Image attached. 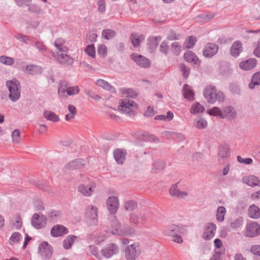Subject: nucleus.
Returning <instances> with one entry per match:
<instances>
[{"instance_id": "nucleus-1", "label": "nucleus", "mask_w": 260, "mask_h": 260, "mask_svg": "<svg viewBox=\"0 0 260 260\" xmlns=\"http://www.w3.org/2000/svg\"><path fill=\"white\" fill-rule=\"evenodd\" d=\"M80 92L78 86H69L66 80H60L58 85V95L59 98L65 99L68 96L78 94Z\"/></svg>"}, {"instance_id": "nucleus-2", "label": "nucleus", "mask_w": 260, "mask_h": 260, "mask_svg": "<svg viewBox=\"0 0 260 260\" xmlns=\"http://www.w3.org/2000/svg\"><path fill=\"white\" fill-rule=\"evenodd\" d=\"M204 95L208 103L213 104L216 101L222 102L224 100L223 93L220 91H217L214 86H207L204 91Z\"/></svg>"}, {"instance_id": "nucleus-3", "label": "nucleus", "mask_w": 260, "mask_h": 260, "mask_svg": "<svg viewBox=\"0 0 260 260\" xmlns=\"http://www.w3.org/2000/svg\"><path fill=\"white\" fill-rule=\"evenodd\" d=\"M108 233L117 235H132L134 233V230L131 232L129 231H125L121 228L119 222L114 216H111L110 226L107 231Z\"/></svg>"}, {"instance_id": "nucleus-4", "label": "nucleus", "mask_w": 260, "mask_h": 260, "mask_svg": "<svg viewBox=\"0 0 260 260\" xmlns=\"http://www.w3.org/2000/svg\"><path fill=\"white\" fill-rule=\"evenodd\" d=\"M85 221L88 226H95L98 224V208L93 205H88L85 209Z\"/></svg>"}, {"instance_id": "nucleus-5", "label": "nucleus", "mask_w": 260, "mask_h": 260, "mask_svg": "<svg viewBox=\"0 0 260 260\" xmlns=\"http://www.w3.org/2000/svg\"><path fill=\"white\" fill-rule=\"evenodd\" d=\"M7 86L9 91V98L13 102L18 101L20 97V83L16 79L7 82Z\"/></svg>"}, {"instance_id": "nucleus-6", "label": "nucleus", "mask_w": 260, "mask_h": 260, "mask_svg": "<svg viewBox=\"0 0 260 260\" xmlns=\"http://www.w3.org/2000/svg\"><path fill=\"white\" fill-rule=\"evenodd\" d=\"M63 53L52 52V55L59 63L67 67L72 66L74 62V58Z\"/></svg>"}, {"instance_id": "nucleus-7", "label": "nucleus", "mask_w": 260, "mask_h": 260, "mask_svg": "<svg viewBox=\"0 0 260 260\" xmlns=\"http://www.w3.org/2000/svg\"><path fill=\"white\" fill-rule=\"evenodd\" d=\"M217 226L213 222L207 223L204 228V231L202 234V238L205 241H209L215 236Z\"/></svg>"}, {"instance_id": "nucleus-8", "label": "nucleus", "mask_w": 260, "mask_h": 260, "mask_svg": "<svg viewBox=\"0 0 260 260\" xmlns=\"http://www.w3.org/2000/svg\"><path fill=\"white\" fill-rule=\"evenodd\" d=\"M47 222V217L43 214L35 213L31 219L32 226L36 229H41L45 227Z\"/></svg>"}, {"instance_id": "nucleus-9", "label": "nucleus", "mask_w": 260, "mask_h": 260, "mask_svg": "<svg viewBox=\"0 0 260 260\" xmlns=\"http://www.w3.org/2000/svg\"><path fill=\"white\" fill-rule=\"evenodd\" d=\"M260 234V225L253 221L248 223L246 226V232L244 236L247 237H255Z\"/></svg>"}, {"instance_id": "nucleus-10", "label": "nucleus", "mask_w": 260, "mask_h": 260, "mask_svg": "<svg viewBox=\"0 0 260 260\" xmlns=\"http://www.w3.org/2000/svg\"><path fill=\"white\" fill-rule=\"evenodd\" d=\"M53 252L52 246L47 242H41L38 247V252L44 259L51 257Z\"/></svg>"}, {"instance_id": "nucleus-11", "label": "nucleus", "mask_w": 260, "mask_h": 260, "mask_svg": "<svg viewBox=\"0 0 260 260\" xmlns=\"http://www.w3.org/2000/svg\"><path fill=\"white\" fill-rule=\"evenodd\" d=\"M139 254V246L138 243L129 245L125 250V256L127 260H136Z\"/></svg>"}, {"instance_id": "nucleus-12", "label": "nucleus", "mask_w": 260, "mask_h": 260, "mask_svg": "<svg viewBox=\"0 0 260 260\" xmlns=\"http://www.w3.org/2000/svg\"><path fill=\"white\" fill-rule=\"evenodd\" d=\"M230 154V148L225 143H221L218 147V160L220 164H223Z\"/></svg>"}, {"instance_id": "nucleus-13", "label": "nucleus", "mask_w": 260, "mask_h": 260, "mask_svg": "<svg viewBox=\"0 0 260 260\" xmlns=\"http://www.w3.org/2000/svg\"><path fill=\"white\" fill-rule=\"evenodd\" d=\"M107 207L109 212L112 214H115L119 208V201L116 196H111L106 201Z\"/></svg>"}, {"instance_id": "nucleus-14", "label": "nucleus", "mask_w": 260, "mask_h": 260, "mask_svg": "<svg viewBox=\"0 0 260 260\" xmlns=\"http://www.w3.org/2000/svg\"><path fill=\"white\" fill-rule=\"evenodd\" d=\"M135 102L133 100L124 99L121 100L119 109L123 113L131 115L134 114V111L131 109L134 106Z\"/></svg>"}, {"instance_id": "nucleus-15", "label": "nucleus", "mask_w": 260, "mask_h": 260, "mask_svg": "<svg viewBox=\"0 0 260 260\" xmlns=\"http://www.w3.org/2000/svg\"><path fill=\"white\" fill-rule=\"evenodd\" d=\"M147 219V215L143 213H133L129 215V222L132 224L135 225H137L139 224H144L146 222Z\"/></svg>"}, {"instance_id": "nucleus-16", "label": "nucleus", "mask_w": 260, "mask_h": 260, "mask_svg": "<svg viewBox=\"0 0 260 260\" xmlns=\"http://www.w3.org/2000/svg\"><path fill=\"white\" fill-rule=\"evenodd\" d=\"M131 58L139 66L143 68H147L150 66V61L149 59L137 53H133L131 55Z\"/></svg>"}, {"instance_id": "nucleus-17", "label": "nucleus", "mask_w": 260, "mask_h": 260, "mask_svg": "<svg viewBox=\"0 0 260 260\" xmlns=\"http://www.w3.org/2000/svg\"><path fill=\"white\" fill-rule=\"evenodd\" d=\"M95 188V184L93 182H91L87 185L85 184L79 185L78 187V190L83 196L89 197L93 193Z\"/></svg>"}, {"instance_id": "nucleus-18", "label": "nucleus", "mask_w": 260, "mask_h": 260, "mask_svg": "<svg viewBox=\"0 0 260 260\" xmlns=\"http://www.w3.org/2000/svg\"><path fill=\"white\" fill-rule=\"evenodd\" d=\"M218 50V46L215 43H209L205 46L203 53L207 58H211L215 55Z\"/></svg>"}, {"instance_id": "nucleus-19", "label": "nucleus", "mask_w": 260, "mask_h": 260, "mask_svg": "<svg viewBox=\"0 0 260 260\" xmlns=\"http://www.w3.org/2000/svg\"><path fill=\"white\" fill-rule=\"evenodd\" d=\"M119 248L118 246L114 243H111L101 250L103 255L106 258H110L114 254L118 253Z\"/></svg>"}, {"instance_id": "nucleus-20", "label": "nucleus", "mask_w": 260, "mask_h": 260, "mask_svg": "<svg viewBox=\"0 0 260 260\" xmlns=\"http://www.w3.org/2000/svg\"><path fill=\"white\" fill-rule=\"evenodd\" d=\"M68 229L64 226L60 224L55 225L51 230L50 234L52 237H57L68 234Z\"/></svg>"}, {"instance_id": "nucleus-21", "label": "nucleus", "mask_w": 260, "mask_h": 260, "mask_svg": "<svg viewBox=\"0 0 260 260\" xmlns=\"http://www.w3.org/2000/svg\"><path fill=\"white\" fill-rule=\"evenodd\" d=\"M221 118L230 120L235 119L237 115L236 110L232 106L224 107L221 110Z\"/></svg>"}, {"instance_id": "nucleus-22", "label": "nucleus", "mask_w": 260, "mask_h": 260, "mask_svg": "<svg viewBox=\"0 0 260 260\" xmlns=\"http://www.w3.org/2000/svg\"><path fill=\"white\" fill-rule=\"evenodd\" d=\"M242 182L251 187H260V180L254 175L243 177L242 178Z\"/></svg>"}, {"instance_id": "nucleus-23", "label": "nucleus", "mask_w": 260, "mask_h": 260, "mask_svg": "<svg viewBox=\"0 0 260 260\" xmlns=\"http://www.w3.org/2000/svg\"><path fill=\"white\" fill-rule=\"evenodd\" d=\"M257 61L255 59L250 58L241 61L239 63V67L243 70L248 71L253 69Z\"/></svg>"}, {"instance_id": "nucleus-24", "label": "nucleus", "mask_w": 260, "mask_h": 260, "mask_svg": "<svg viewBox=\"0 0 260 260\" xmlns=\"http://www.w3.org/2000/svg\"><path fill=\"white\" fill-rule=\"evenodd\" d=\"M126 153V150L117 149L113 151V156L118 164H122L125 159Z\"/></svg>"}, {"instance_id": "nucleus-25", "label": "nucleus", "mask_w": 260, "mask_h": 260, "mask_svg": "<svg viewBox=\"0 0 260 260\" xmlns=\"http://www.w3.org/2000/svg\"><path fill=\"white\" fill-rule=\"evenodd\" d=\"M54 46L60 52H67L69 49L66 45V40L62 38L56 39L54 41Z\"/></svg>"}, {"instance_id": "nucleus-26", "label": "nucleus", "mask_w": 260, "mask_h": 260, "mask_svg": "<svg viewBox=\"0 0 260 260\" xmlns=\"http://www.w3.org/2000/svg\"><path fill=\"white\" fill-rule=\"evenodd\" d=\"M242 43L240 41H236L234 42L230 50L231 55L234 57L238 56L242 51Z\"/></svg>"}, {"instance_id": "nucleus-27", "label": "nucleus", "mask_w": 260, "mask_h": 260, "mask_svg": "<svg viewBox=\"0 0 260 260\" xmlns=\"http://www.w3.org/2000/svg\"><path fill=\"white\" fill-rule=\"evenodd\" d=\"M24 71L29 74L36 75L41 74L42 69L38 66L29 64L24 68Z\"/></svg>"}, {"instance_id": "nucleus-28", "label": "nucleus", "mask_w": 260, "mask_h": 260, "mask_svg": "<svg viewBox=\"0 0 260 260\" xmlns=\"http://www.w3.org/2000/svg\"><path fill=\"white\" fill-rule=\"evenodd\" d=\"M170 193L172 196L180 198H184L188 195L186 192L180 191L177 187V184H174L170 187Z\"/></svg>"}, {"instance_id": "nucleus-29", "label": "nucleus", "mask_w": 260, "mask_h": 260, "mask_svg": "<svg viewBox=\"0 0 260 260\" xmlns=\"http://www.w3.org/2000/svg\"><path fill=\"white\" fill-rule=\"evenodd\" d=\"M248 216L253 219H258L260 217V209L254 204L251 205L248 210Z\"/></svg>"}, {"instance_id": "nucleus-30", "label": "nucleus", "mask_w": 260, "mask_h": 260, "mask_svg": "<svg viewBox=\"0 0 260 260\" xmlns=\"http://www.w3.org/2000/svg\"><path fill=\"white\" fill-rule=\"evenodd\" d=\"M84 160L81 159H77L73 160L67 164L66 166L68 170L77 169L84 166Z\"/></svg>"}, {"instance_id": "nucleus-31", "label": "nucleus", "mask_w": 260, "mask_h": 260, "mask_svg": "<svg viewBox=\"0 0 260 260\" xmlns=\"http://www.w3.org/2000/svg\"><path fill=\"white\" fill-rule=\"evenodd\" d=\"M78 237L72 235H70L67 236L62 242V246L65 249H70L74 241Z\"/></svg>"}, {"instance_id": "nucleus-32", "label": "nucleus", "mask_w": 260, "mask_h": 260, "mask_svg": "<svg viewBox=\"0 0 260 260\" xmlns=\"http://www.w3.org/2000/svg\"><path fill=\"white\" fill-rule=\"evenodd\" d=\"M96 84L98 86L112 93H115L116 92V89L114 87L111 86L107 81L103 79H98L96 81Z\"/></svg>"}, {"instance_id": "nucleus-33", "label": "nucleus", "mask_w": 260, "mask_h": 260, "mask_svg": "<svg viewBox=\"0 0 260 260\" xmlns=\"http://www.w3.org/2000/svg\"><path fill=\"white\" fill-rule=\"evenodd\" d=\"M145 39L143 35H139L138 33H133L131 36V41L133 46L137 48L139 46L141 42Z\"/></svg>"}, {"instance_id": "nucleus-34", "label": "nucleus", "mask_w": 260, "mask_h": 260, "mask_svg": "<svg viewBox=\"0 0 260 260\" xmlns=\"http://www.w3.org/2000/svg\"><path fill=\"white\" fill-rule=\"evenodd\" d=\"M48 219L56 222L61 218V213L58 210H52L47 212Z\"/></svg>"}, {"instance_id": "nucleus-35", "label": "nucleus", "mask_w": 260, "mask_h": 260, "mask_svg": "<svg viewBox=\"0 0 260 260\" xmlns=\"http://www.w3.org/2000/svg\"><path fill=\"white\" fill-rule=\"evenodd\" d=\"M184 57L185 60L188 62H194L197 64L200 63V60L198 57L191 51H188L185 53Z\"/></svg>"}, {"instance_id": "nucleus-36", "label": "nucleus", "mask_w": 260, "mask_h": 260, "mask_svg": "<svg viewBox=\"0 0 260 260\" xmlns=\"http://www.w3.org/2000/svg\"><path fill=\"white\" fill-rule=\"evenodd\" d=\"M161 40V37L159 36L149 37L148 39V45L149 48L152 51L154 50L156 48L158 43Z\"/></svg>"}, {"instance_id": "nucleus-37", "label": "nucleus", "mask_w": 260, "mask_h": 260, "mask_svg": "<svg viewBox=\"0 0 260 260\" xmlns=\"http://www.w3.org/2000/svg\"><path fill=\"white\" fill-rule=\"evenodd\" d=\"M119 91L123 96L132 99L136 98L138 95L137 92L132 88H121Z\"/></svg>"}, {"instance_id": "nucleus-38", "label": "nucleus", "mask_w": 260, "mask_h": 260, "mask_svg": "<svg viewBox=\"0 0 260 260\" xmlns=\"http://www.w3.org/2000/svg\"><path fill=\"white\" fill-rule=\"evenodd\" d=\"M205 110V108L199 102L194 103L190 109V113L194 115L199 114L203 113Z\"/></svg>"}, {"instance_id": "nucleus-39", "label": "nucleus", "mask_w": 260, "mask_h": 260, "mask_svg": "<svg viewBox=\"0 0 260 260\" xmlns=\"http://www.w3.org/2000/svg\"><path fill=\"white\" fill-rule=\"evenodd\" d=\"M183 228L177 225H171L168 230L167 234L170 236H172L173 235L177 234H182L183 233Z\"/></svg>"}, {"instance_id": "nucleus-40", "label": "nucleus", "mask_w": 260, "mask_h": 260, "mask_svg": "<svg viewBox=\"0 0 260 260\" xmlns=\"http://www.w3.org/2000/svg\"><path fill=\"white\" fill-rule=\"evenodd\" d=\"M44 117L47 120L53 122H56L59 121V117L54 112L45 110L43 113Z\"/></svg>"}, {"instance_id": "nucleus-41", "label": "nucleus", "mask_w": 260, "mask_h": 260, "mask_svg": "<svg viewBox=\"0 0 260 260\" xmlns=\"http://www.w3.org/2000/svg\"><path fill=\"white\" fill-rule=\"evenodd\" d=\"M182 91L185 99H187L188 100H192L193 99L194 94L190 86L185 84L183 86Z\"/></svg>"}, {"instance_id": "nucleus-42", "label": "nucleus", "mask_w": 260, "mask_h": 260, "mask_svg": "<svg viewBox=\"0 0 260 260\" xmlns=\"http://www.w3.org/2000/svg\"><path fill=\"white\" fill-rule=\"evenodd\" d=\"M226 214V209L223 206L219 207L216 211V218L219 222H222L224 219V216Z\"/></svg>"}, {"instance_id": "nucleus-43", "label": "nucleus", "mask_w": 260, "mask_h": 260, "mask_svg": "<svg viewBox=\"0 0 260 260\" xmlns=\"http://www.w3.org/2000/svg\"><path fill=\"white\" fill-rule=\"evenodd\" d=\"M260 85V72L255 73L252 78V81L249 84V87L253 89L255 85Z\"/></svg>"}, {"instance_id": "nucleus-44", "label": "nucleus", "mask_w": 260, "mask_h": 260, "mask_svg": "<svg viewBox=\"0 0 260 260\" xmlns=\"http://www.w3.org/2000/svg\"><path fill=\"white\" fill-rule=\"evenodd\" d=\"M102 35L103 38L109 40L115 36L116 32L112 29H106L103 30Z\"/></svg>"}, {"instance_id": "nucleus-45", "label": "nucleus", "mask_w": 260, "mask_h": 260, "mask_svg": "<svg viewBox=\"0 0 260 260\" xmlns=\"http://www.w3.org/2000/svg\"><path fill=\"white\" fill-rule=\"evenodd\" d=\"M194 124L196 127L199 129L205 128L207 126V121L202 118L194 119Z\"/></svg>"}, {"instance_id": "nucleus-46", "label": "nucleus", "mask_w": 260, "mask_h": 260, "mask_svg": "<svg viewBox=\"0 0 260 260\" xmlns=\"http://www.w3.org/2000/svg\"><path fill=\"white\" fill-rule=\"evenodd\" d=\"M124 207L127 211H133L137 207V203L133 200L126 201L124 203Z\"/></svg>"}, {"instance_id": "nucleus-47", "label": "nucleus", "mask_w": 260, "mask_h": 260, "mask_svg": "<svg viewBox=\"0 0 260 260\" xmlns=\"http://www.w3.org/2000/svg\"><path fill=\"white\" fill-rule=\"evenodd\" d=\"M197 42V39L193 36L188 37L184 42V45L186 48L190 49L193 47Z\"/></svg>"}, {"instance_id": "nucleus-48", "label": "nucleus", "mask_w": 260, "mask_h": 260, "mask_svg": "<svg viewBox=\"0 0 260 260\" xmlns=\"http://www.w3.org/2000/svg\"><path fill=\"white\" fill-rule=\"evenodd\" d=\"M171 51L175 55H179L181 51V46L178 42H174L171 44Z\"/></svg>"}, {"instance_id": "nucleus-49", "label": "nucleus", "mask_w": 260, "mask_h": 260, "mask_svg": "<svg viewBox=\"0 0 260 260\" xmlns=\"http://www.w3.org/2000/svg\"><path fill=\"white\" fill-rule=\"evenodd\" d=\"M84 52L87 55L90 56L92 58H94L95 56V51L94 45H88L84 49Z\"/></svg>"}, {"instance_id": "nucleus-50", "label": "nucleus", "mask_w": 260, "mask_h": 260, "mask_svg": "<svg viewBox=\"0 0 260 260\" xmlns=\"http://www.w3.org/2000/svg\"><path fill=\"white\" fill-rule=\"evenodd\" d=\"M207 113L211 116H218L221 118V110L216 107H214L213 108L208 110Z\"/></svg>"}, {"instance_id": "nucleus-51", "label": "nucleus", "mask_w": 260, "mask_h": 260, "mask_svg": "<svg viewBox=\"0 0 260 260\" xmlns=\"http://www.w3.org/2000/svg\"><path fill=\"white\" fill-rule=\"evenodd\" d=\"M243 222V218L239 217L231 223V226L233 229H238L242 225Z\"/></svg>"}, {"instance_id": "nucleus-52", "label": "nucleus", "mask_w": 260, "mask_h": 260, "mask_svg": "<svg viewBox=\"0 0 260 260\" xmlns=\"http://www.w3.org/2000/svg\"><path fill=\"white\" fill-rule=\"evenodd\" d=\"M0 62L3 64L11 66L14 62L13 58L6 56H2L0 57Z\"/></svg>"}, {"instance_id": "nucleus-53", "label": "nucleus", "mask_w": 260, "mask_h": 260, "mask_svg": "<svg viewBox=\"0 0 260 260\" xmlns=\"http://www.w3.org/2000/svg\"><path fill=\"white\" fill-rule=\"evenodd\" d=\"M165 167V163L163 160L156 161L153 165L152 169L156 171L162 170Z\"/></svg>"}, {"instance_id": "nucleus-54", "label": "nucleus", "mask_w": 260, "mask_h": 260, "mask_svg": "<svg viewBox=\"0 0 260 260\" xmlns=\"http://www.w3.org/2000/svg\"><path fill=\"white\" fill-rule=\"evenodd\" d=\"M98 10L99 12L103 13L106 10L105 0H98L97 2Z\"/></svg>"}, {"instance_id": "nucleus-55", "label": "nucleus", "mask_w": 260, "mask_h": 260, "mask_svg": "<svg viewBox=\"0 0 260 260\" xmlns=\"http://www.w3.org/2000/svg\"><path fill=\"white\" fill-rule=\"evenodd\" d=\"M36 48L40 52L44 53L47 51V48L42 42L36 41L35 43Z\"/></svg>"}, {"instance_id": "nucleus-56", "label": "nucleus", "mask_w": 260, "mask_h": 260, "mask_svg": "<svg viewBox=\"0 0 260 260\" xmlns=\"http://www.w3.org/2000/svg\"><path fill=\"white\" fill-rule=\"evenodd\" d=\"M230 90L231 92L234 94H239L241 92L240 87L239 85L234 83L230 84Z\"/></svg>"}, {"instance_id": "nucleus-57", "label": "nucleus", "mask_w": 260, "mask_h": 260, "mask_svg": "<svg viewBox=\"0 0 260 260\" xmlns=\"http://www.w3.org/2000/svg\"><path fill=\"white\" fill-rule=\"evenodd\" d=\"M22 238V236L18 232H14L12 234L11 237L10 238V242L15 243L18 242L20 239Z\"/></svg>"}, {"instance_id": "nucleus-58", "label": "nucleus", "mask_w": 260, "mask_h": 260, "mask_svg": "<svg viewBox=\"0 0 260 260\" xmlns=\"http://www.w3.org/2000/svg\"><path fill=\"white\" fill-rule=\"evenodd\" d=\"M13 142L14 143H18L20 140V132L18 129H16L13 131L12 134Z\"/></svg>"}, {"instance_id": "nucleus-59", "label": "nucleus", "mask_w": 260, "mask_h": 260, "mask_svg": "<svg viewBox=\"0 0 260 260\" xmlns=\"http://www.w3.org/2000/svg\"><path fill=\"white\" fill-rule=\"evenodd\" d=\"M165 134L167 136H172L174 138L178 139L179 140L182 141L185 139L184 135L181 134H178L171 132H165Z\"/></svg>"}, {"instance_id": "nucleus-60", "label": "nucleus", "mask_w": 260, "mask_h": 260, "mask_svg": "<svg viewBox=\"0 0 260 260\" xmlns=\"http://www.w3.org/2000/svg\"><path fill=\"white\" fill-rule=\"evenodd\" d=\"M88 251L92 255H94L97 258L101 259V256L98 252V250L95 245H90L88 247Z\"/></svg>"}, {"instance_id": "nucleus-61", "label": "nucleus", "mask_w": 260, "mask_h": 260, "mask_svg": "<svg viewBox=\"0 0 260 260\" xmlns=\"http://www.w3.org/2000/svg\"><path fill=\"white\" fill-rule=\"evenodd\" d=\"M169 47L168 44V42L166 41H163L160 46V51L165 54L167 55L168 51H169Z\"/></svg>"}, {"instance_id": "nucleus-62", "label": "nucleus", "mask_w": 260, "mask_h": 260, "mask_svg": "<svg viewBox=\"0 0 260 260\" xmlns=\"http://www.w3.org/2000/svg\"><path fill=\"white\" fill-rule=\"evenodd\" d=\"M181 36L180 34L177 35L176 32L173 30H171L169 32L167 39L169 40H179Z\"/></svg>"}, {"instance_id": "nucleus-63", "label": "nucleus", "mask_w": 260, "mask_h": 260, "mask_svg": "<svg viewBox=\"0 0 260 260\" xmlns=\"http://www.w3.org/2000/svg\"><path fill=\"white\" fill-rule=\"evenodd\" d=\"M16 38L26 44H31L30 40L26 36L18 34L16 36Z\"/></svg>"}, {"instance_id": "nucleus-64", "label": "nucleus", "mask_w": 260, "mask_h": 260, "mask_svg": "<svg viewBox=\"0 0 260 260\" xmlns=\"http://www.w3.org/2000/svg\"><path fill=\"white\" fill-rule=\"evenodd\" d=\"M237 159L239 162L246 165H250L253 162V160L251 158H244L240 156H238Z\"/></svg>"}]
</instances>
